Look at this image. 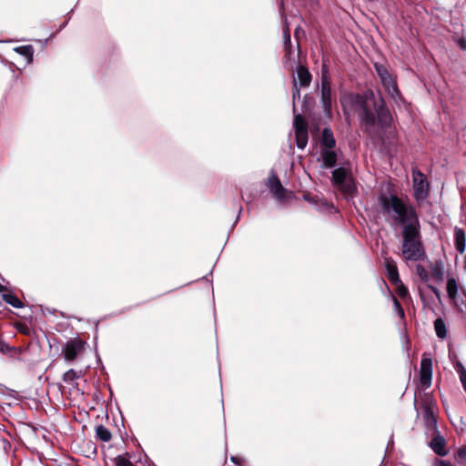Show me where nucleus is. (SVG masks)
I'll return each mask as SVG.
<instances>
[{
	"label": "nucleus",
	"mask_w": 466,
	"mask_h": 466,
	"mask_svg": "<svg viewBox=\"0 0 466 466\" xmlns=\"http://www.w3.org/2000/svg\"><path fill=\"white\" fill-rule=\"evenodd\" d=\"M464 268H465V270H466V256H465V258H464Z\"/></svg>",
	"instance_id": "4c0bfd02"
},
{
	"label": "nucleus",
	"mask_w": 466,
	"mask_h": 466,
	"mask_svg": "<svg viewBox=\"0 0 466 466\" xmlns=\"http://www.w3.org/2000/svg\"><path fill=\"white\" fill-rule=\"evenodd\" d=\"M432 379V360L426 353L422 355L420 368V384L428 388L431 386Z\"/></svg>",
	"instance_id": "9b49d317"
},
{
	"label": "nucleus",
	"mask_w": 466,
	"mask_h": 466,
	"mask_svg": "<svg viewBox=\"0 0 466 466\" xmlns=\"http://www.w3.org/2000/svg\"><path fill=\"white\" fill-rule=\"evenodd\" d=\"M454 245L460 254H463L466 248L465 232L461 228H454Z\"/></svg>",
	"instance_id": "4468645a"
},
{
	"label": "nucleus",
	"mask_w": 466,
	"mask_h": 466,
	"mask_svg": "<svg viewBox=\"0 0 466 466\" xmlns=\"http://www.w3.org/2000/svg\"><path fill=\"white\" fill-rule=\"evenodd\" d=\"M14 50L19 55L23 56L26 59L27 63H31L33 61L34 48L32 46L28 45L18 46L15 47Z\"/></svg>",
	"instance_id": "aec40b11"
},
{
	"label": "nucleus",
	"mask_w": 466,
	"mask_h": 466,
	"mask_svg": "<svg viewBox=\"0 0 466 466\" xmlns=\"http://www.w3.org/2000/svg\"><path fill=\"white\" fill-rule=\"evenodd\" d=\"M283 37H284V46H285V49L287 51V53H289V48L291 45V39H290V34H289V28H285L283 30Z\"/></svg>",
	"instance_id": "c756f323"
},
{
	"label": "nucleus",
	"mask_w": 466,
	"mask_h": 466,
	"mask_svg": "<svg viewBox=\"0 0 466 466\" xmlns=\"http://www.w3.org/2000/svg\"><path fill=\"white\" fill-rule=\"evenodd\" d=\"M331 182L347 199L352 198L357 191V187L350 172L344 167H338L333 170Z\"/></svg>",
	"instance_id": "20e7f679"
},
{
	"label": "nucleus",
	"mask_w": 466,
	"mask_h": 466,
	"mask_svg": "<svg viewBox=\"0 0 466 466\" xmlns=\"http://www.w3.org/2000/svg\"><path fill=\"white\" fill-rule=\"evenodd\" d=\"M392 284L395 286L396 292L400 299H404L409 297V290L400 279V282H394Z\"/></svg>",
	"instance_id": "a878e982"
},
{
	"label": "nucleus",
	"mask_w": 466,
	"mask_h": 466,
	"mask_svg": "<svg viewBox=\"0 0 466 466\" xmlns=\"http://www.w3.org/2000/svg\"><path fill=\"white\" fill-rule=\"evenodd\" d=\"M434 466H454L451 461L444 460H437Z\"/></svg>",
	"instance_id": "2f4dec72"
},
{
	"label": "nucleus",
	"mask_w": 466,
	"mask_h": 466,
	"mask_svg": "<svg viewBox=\"0 0 466 466\" xmlns=\"http://www.w3.org/2000/svg\"><path fill=\"white\" fill-rule=\"evenodd\" d=\"M3 299L15 309L23 308L22 301L14 294L5 293L3 294Z\"/></svg>",
	"instance_id": "b1692460"
},
{
	"label": "nucleus",
	"mask_w": 466,
	"mask_h": 466,
	"mask_svg": "<svg viewBox=\"0 0 466 466\" xmlns=\"http://www.w3.org/2000/svg\"><path fill=\"white\" fill-rule=\"evenodd\" d=\"M320 93H321L320 101H321L324 115L328 117H331V116H332L331 86H330V80H329L327 71L322 72Z\"/></svg>",
	"instance_id": "6e6552de"
},
{
	"label": "nucleus",
	"mask_w": 466,
	"mask_h": 466,
	"mask_svg": "<svg viewBox=\"0 0 466 466\" xmlns=\"http://www.w3.org/2000/svg\"><path fill=\"white\" fill-rule=\"evenodd\" d=\"M321 148H334L336 140L330 128H324L320 139Z\"/></svg>",
	"instance_id": "dca6fc26"
},
{
	"label": "nucleus",
	"mask_w": 466,
	"mask_h": 466,
	"mask_svg": "<svg viewBox=\"0 0 466 466\" xmlns=\"http://www.w3.org/2000/svg\"><path fill=\"white\" fill-rule=\"evenodd\" d=\"M453 367H454L456 372L459 375L460 381L461 383V386H462L463 390L466 391V369H465V367L459 360H457L453 364Z\"/></svg>",
	"instance_id": "4be33fe9"
},
{
	"label": "nucleus",
	"mask_w": 466,
	"mask_h": 466,
	"mask_svg": "<svg viewBox=\"0 0 466 466\" xmlns=\"http://www.w3.org/2000/svg\"><path fill=\"white\" fill-rule=\"evenodd\" d=\"M458 45L461 48V49H466V40L464 39H460L458 41Z\"/></svg>",
	"instance_id": "f704fd0d"
},
{
	"label": "nucleus",
	"mask_w": 466,
	"mask_h": 466,
	"mask_svg": "<svg viewBox=\"0 0 466 466\" xmlns=\"http://www.w3.org/2000/svg\"><path fill=\"white\" fill-rule=\"evenodd\" d=\"M298 79L299 82V86L302 87H307L310 85L311 82V75L309 71L305 66H299L297 68Z\"/></svg>",
	"instance_id": "f3484780"
},
{
	"label": "nucleus",
	"mask_w": 466,
	"mask_h": 466,
	"mask_svg": "<svg viewBox=\"0 0 466 466\" xmlns=\"http://www.w3.org/2000/svg\"><path fill=\"white\" fill-rule=\"evenodd\" d=\"M231 461L234 462L235 464L240 465L241 459L237 456H232Z\"/></svg>",
	"instance_id": "c9c22d12"
},
{
	"label": "nucleus",
	"mask_w": 466,
	"mask_h": 466,
	"mask_svg": "<svg viewBox=\"0 0 466 466\" xmlns=\"http://www.w3.org/2000/svg\"><path fill=\"white\" fill-rule=\"evenodd\" d=\"M458 288L459 285L457 279L453 277H449L446 284V290L449 299H455L457 298Z\"/></svg>",
	"instance_id": "a211bd4d"
},
{
	"label": "nucleus",
	"mask_w": 466,
	"mask_h": 466,
	"mask_svg": "<svg viewBox=\"0 0 466 466\" xmlns=\"http://www.w3.org/2000/svg\"><path fill=\"white\" fill-rule=\"evenodd\" d=\"M378 205L380 213L393 228H400L403 230L420 224L416 208L397 193H380Z\"/></svg>",
	"instance_id": "f03ea898"
},
{
	"label": "nucleus",
	"mask_w": 466,
	"mask_h": 466,
	"mask_svg": "<svg viewBox=\"0 0 466 466\" xmlns=\"http://www.w3.org/2000/svg\"><path fill=\"white\" fill-rule=\"evenodd\" d=\"M434 330L439 339H443L447 337L446 324L441 318H438L434 320Z\"/></svg>",
	"instance_id": "6ab92c4d"
},
{
	"label": "nucleus",
	"mask_w": 466,
	"mask_h": 466,
	"mask_svg": "<svg viewBox=\"0 0 466 466\" xmlns=\"http://www.w3.org/2000/svg\"><path fill=\"white\" fill-rule=\"evenodd\" d=\"M374 67L388 96L396 103L401 101L402 97L397 86L396 77L382 64L375 63Z\"/></svg>",
	"instance_id": "39448f33"
},
{
	"label": "nucleus",
	"mask_w": 466,
	"mask_h": 466,
	"mask_svg": "<svg viewBox=\"0 0 466 466\" xmlns=\"http://www.w3.org/2000/svg\"><path fill=\"white\" fill-rule=\"evenodd\" d=\"M96 435L102 441H109L111 440L110 431L103 425H98L96 428Z\"/></svg>",
	"instance_id": "5701e85b"
},
{
	"label": "nucleus",
	"mask_w": 466,
	"mask_h": 466,
	"mask_svg": "<svg viewBox=\"0 0 466 466\" xmlns=\"http://www.w3.org/2000/svg\"><path fill=\"white\" fill-rule=\"evenodd\" d=\"M401 256L406 261H420L425 258L426 253L421 241L420 224L410 227L400 232Z\"/></svg>",
	"instance_id": "7ed1b4c3"
},
{
	"label": "nucleus",
	"mask_w": 466,
	"mask_h": 466,
	"mask_svg": "<svg viewBox=\"0 0 466 466\" xmlns=\"http://www.w3.org/2000/svg\"><path fill=\"white\" fill-rule=\"evenodd\" d=\"M422 416L425 423L428 426H433L436 424V419L431 407L425 405L423 407Z\"/></svg>",
	"instance_id": "412c9836"
},
{
	"label": "nucleus",
	"mask_w": 466,
	"mask_h": 466,
	"mask_svg": "<svg viewBox=\"0 0 466 466\" xmlns=\"http://www.w3.org/2000/svg\"><path fill=\"white\" fill-rule=\"evenodd\" d=\"M435 451L437 452V454H441V451L436 449H435Z\"/></svg>",
	"instance_id": "58836bf2"
},
{
	"label": "nucleus",
	"mask_w": 466,
	"mask_h": 466,
	"mask_svg": "<svg viewBox=\"0 0 466 466\" xmlns=\"http://www.w3.org/2000/svg\"><path fill=\"white\" fill-rule=\"evenodd\" d=\"M320 156L325 167L330 168L335 167L338 157L334 148H321Z\"/></svg>",
	"instance_id": "ddd939ff"
},
{
	"label": "nucleus",
	"mask_w": 466,
	"mask_h": 466,
	"mask_svg": "<svg viewBox=\"0 0 466 466\" xmlns=\"http://www.w3.org/2000/svg\"><path fill=\"white\" fill-rule=\"evenodd\" d=\"M416 273L423 282L429 281L430 274L422 265L416 266Z\"/></svg>",
	"instance_id": "cd10ccee"
},
{
	"label": "nucleus",
	"mask_w": 466,
	"mask_h": 466,
	"mask_svg": "<svg viewBox=\"0 0 466 466\" xmlns=\"http://www.w3.org/2000/svg\"><path fill=\"white\" fill-rule=\"evenodd\" d=\"M384 266L387 271L388 279L392 283L400 282L399 270L396 262L391 258H384Z\"/></svg>",
	"instance_id": "f8f14e48"
},
{
	"label": "nucleus",
	"mask_w": 466,
	"mask_h": 466,
	"mask_svg": "<svg viewBox=\"0 0 466 466\" xmlns=\"http://www.w3.org/2000/svg\"><path fill=\"white\" fill-rule=\"evenodd\" d=\"M292 97H293V102L294 103H295L296 99H299V97H300V91H299V88L298 87V83H297V80L295 78L293 80Z\"/></svg>",
	"instance_id": "7c9ffc66"
},
{
	"label": "nucleus",
	"mask_w": 466,
	"mask_h": 466,
	"mask_svg": "<svg viewBox=\"0 0 466 466\" xmlns=\"http://www.w3.org/2000/svg\"><path fill=\"white\" fill-rule=\"evenodd\" d=\"M413 197L417 202L425 200L430 195V183L425 175L417 168L412 169Z\"/></svg>",
	"instance_id": "423d86ee"
},
{
	"label": "nucleus",
	"mask_w": 466,
	"mask_h": 466,
	"mask_svg": "<svg viewBox=\"0 0 466 466\" xmlns=\"http://www.w3.org/2000/svg\"><path fill=\"white\" fill-rule=\"evenodd\" d=\"M268 187L270 192L273 194L274 198L279 202L286 201L292 195L291 192H289L286 188L283 187L279 177L273 173L268 177Z\"/></svg>",
	"instance_id": "9d476101"
},
{
	"label": "nucleus",
	"mask_w": 466,
	"mask_h": 466,
	"mask_svg": "<svg viewBox=\"0 0 466 466\" xmlns=\"http://www.w3.org/2000/svg\"><path fill=\"white\" fill-rule=\"evenodd\" d=\"M393 306H394L395 311L400 316V319H404V317H405L404 309H402V307H401L400 301L398 300V299L395 298V297H393Z\"/></svg>",
	"instance_id": "c85d7f7f"
},
{
	"label": "nucleus",
	"mask_w": 466,
	"mask_h": 466,
	"mask_svg": "<svg viewBox=\"0 0 466 466\" xmlns=\"http://www.w3.org/2000/svg\"><path fill=\"white\" fill-rule=\"evenodd\" d=\"M372 101L367 96L347 94L340 99L346 116L357 114L365 132L372 138L386 144L396 137V128L392 125L393 118L383 97L374 99V94H370Z\"/></svg>",
	"instance_id": "f257e3e1"
},
{
	"label": "nucleus",
	"mask_w": 466,
	"mask_h": 466,
	"mask_svg": "<svg viewBox=\"0 0 466 466\" xmlns=\"http://www.w3.org/2000/svg\"><path fill=\"white\" fill-rule=\"evenodd\" d=\"M457 456L461 459H466V446L461 447L457 451Z\"/></svg>",
	"instance_id": "72a5a7b5"
},
{
	"label": "nucleus",
	"mask_w": 466,
	"mask_h": 466,
	"mask_svg": "<svg viewBox=\"0 0 466 466\" xmlns=\"http://www.w3.org/2000/svg\"><path fill=\"white\" fill-rule=\"evenodd\" d=\"M294 128L297 146L303 149L308 144L309 134L307 122L301 115L295 116Z\"/></svg>",
	"instance_id": "1a4fd4ad"
},
{
	"label": "nucleus",
	"mask_w": 466,
	"mask_h": 466,
	"mask_svg": "<svg viewBox=\"0 0 466 466\" xmlns=\"http://www.w3.org/2000/svg\"><path fill=\"white\" fill-rule=\"evenodd\" d=\"M431 276L437 282H441L444 279V264L441 260H436L430 265Z\"/></svg>",
	"instance_id": "2eb2a0df"
},
{
	"label": "nucleus",
	"mask_w": 466,
	"mask_h": 466,
	"mask_svg": "<svg viewBox=\"0 0 466 466\" xmlns=\"http://www.w3.org/2000/svg\"><path fill=\"white\" fill-rule=\"evenodd\" d=\"M430 290L436 296V298L441 300V291L432 285H428Z\"/></svg>",
	"instance_id": "473e14b6"
},
{
	"label": "nucleus",
	"mask_w": 466,
	"mask_h": 466,
	"mask_svg": "<svg viewBox=\"0 0 466 466\" xmlns=\"http://www.w3.org/2000/svg\"><path fill=\"white\" fill-rule=\"evenodd\" d=\"M115 461L116 466H134V464L129 460L128 453H126L125 455H118L115 459Z\"/></svg>",
	"instance_id": "bb28decb"
},
{
	"label": "nucleus",
	"mask_w": 466,
	"mask_h": 466,
	"mask_svg": "<svg viewBox=\"0 0 466 466\" xmlns=\"http://www.w3.org/2000/svg\"><path fill=\"white\" fill-rule=\"evenodd\" d=\"M86 349V342L80 338H73L68 339L63 349L62 355L66 361L73 362L80 357Z\"/></svg>",
	"instance_id": "0eeeda50"
},
{
	"label": "nucleus",
	"mask_w": 466,
	"mask_h": 466,
	"mask_svg": "<svg viewBox=\"0 0 466 466\" xmlns=\"http://www.w3.org/2000/svg\"><path fill=\"white\" fill-rule=\"evenodd\" d=\"M4 289H5L4 286H2V285L0 284V292H1V291H3Z\"/></svg>",
	"instance_id": "e433bc0d"
},
{
	"label": "nucleus",
	"mask_w": 466,
	"mask_h": 466,
	"mask_svg": "<svg viewBox=\"0 0 466 466\" xmlns=\"http://www.w3.org/2000/svg\"><path fill=\"white\" fill-rule=\"evenodd\" d=\"M82 377L81 371L76 372L75 370L70 369L63 375V380L67 384L74 385L76 380Z\"/></svg>",
	"instance_id": "393cba45"
}]
</instances>
